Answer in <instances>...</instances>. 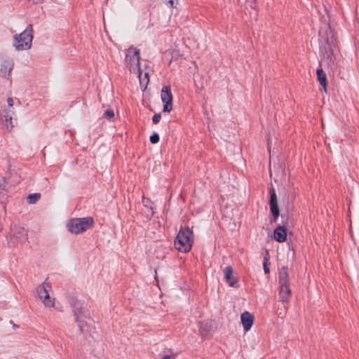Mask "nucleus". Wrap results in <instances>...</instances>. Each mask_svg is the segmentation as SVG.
<instances>
[{"instance_id": "4", "label": "nucleus", "mask_w": 359, "mask_h": 359, "mask_svg": "<svg viewBox=\"0 0 359 359\" xmlns=\"http://www.w3.org/2000/svg\"><path fill=\"white\" fill-rule=\"evenodd\" d=\"M279 299L282 302H288L292 295L287 267H282L278 275Z\"/></svg>"}, {"instance_id": "20", "label": "nucleus", "mask_w": 359, "mask_h": 359, "mask_svg": "<svg viewBox=\"0 0 359 359\" xmlns=\"http://www.w3.org/2000/svg\"><path fill=\"white\" fill-rule=\"evenodd\" d=\"M142 203L145 207L152 209V206H151L152 203L149 198L142 196Z\"/></svg>"}, {"instance_id": "12", "label": "nucleus", "mask_w": 359, "mask_h": 359, "mask_svg": "<svg viewBox=\"0 0 359 359\" xmlns=\"http://www.w3.org/2000/svg\"><path fill=\"white\" fill-rule=\"evenodd\" d=\"M241 320L245 331H248L254 323L253 316L248 311L243 312L241 316Z\"/></svg>"}, {"instance_id": "13", "label": "nucleus", "mask_w": 359, "mask_h": 359, "mask_svg": "<svg viewBox=\"0 0 359 359\" xmlns=\"http://www.w3.org/2000/svg\"><path fill=\"white\" fill-rule=\"evenodd\" d=\"M233 271L231 266H226L224 270V278L229 286L232 287H238V280L236 278L233 276Z\"/></svg>"}, {"instance_id": "16", "label": "nucleus", "mask_w": 359, "mask_h": 359, "mask_svg": "<svg viewBox=\"0 0 359 359\" xmlns=\"http://www.w3.org/2000/svg\"><path fill=\"white\" fill-rule=\"evenodd\" d=\"M316 75L317 79L320 83V85L323 87L325 93H327V73L324 71L323 69H316Z\"/></svg>"}, {"instance_id": "5", "label": "nucleus", "mask_w": 359, "mask_h": 359, "mask_svg": "<svg viewBox=\"0 0 359 359\" xmlns=\"http://www.w3.org/2000/svg\"><path fill=\"white\" fill-rule=\"evenodd\" d=\"M93 223V219L90 217L74 218L69 220L67 227L71 233L77 234L90 229Z\"/></svg>"}, {"instance_id": "10", "label": "nucleus", "mask_w": 359, "mask_h": 359, "mask_svg": "<svg viewBox=\"0 0 359 359\" xmlns=\"http://www.w3.org/2000/svg\"><path fill=\"white\" fill-rule=\"evenodd\" d=\"M74 314L81 331H85V327L88 324L86 320H90L89 314L81 306H77L76 305L74 306Z\"/></svg>"}, {"instance_id": "2", "label": "nucleus", "mask_w": 359, "mask_h": 359, "mask_svg": "<svg viewBox=\"0 0 359 359\" xmlns=\"http://www.w3.org/2000/svg\"><path fill=\"white\" fill-rule=\"evenodd\" d=\"M33 40V27L31 24L20 34L13 36V46L17 50H27L31 48Z\"/></svg>"}, {"instance_id": "6", "label": "nucleus", "mask_w": 359, "mask_h": 359, "mask_svg": "<svg viewBox=\"0 0 359 359\" xmlns=\"http://www.w3.org/2000/svg\"><path fill=\"white\" fill-rule=\"evenodd\" d=\"M7 103L8 107L0 111V123L5 130L9 131L13 126L12 123V116L14 114L12 109L14 104L13 99L11 97L8 98Z\"/></svg>"}, {"instance_id": "22", "label": "nucleus", "mask_w": 359, "mask_h": 359, "mask_svg": "<svg viewBox=\"0 0 359 359\" xmlns=\"http://www.w3.org/2000/svg\"><path fill=\"white\" fill-rule=\"evenodd\" d=\"M161 118V116L160 114H155L152 118L153 123L155 124L158 123L160 121Z\"/></svg>"}, {"instance_id": "14", "label": "nucleus", "mask_w": 359, "mask_h": 359, "mask_svg": "<svg viewBox=\"0 0 359 359\" xmlns=\"http://www.w3.org/2000/svg\"><path fill=\"white\" fill-rule=\"evenodd\" d=\"M135 74L138 75L140 83L141 86V88H143V90H144L149 81V73L148 72H142V69H133Z\"/></svg>"}, {"instance_id": "27", "label": "nucleus", "mask_w": 359, "mask_h": 359, "mask_svg": "<svg viewBox=\"0 0 359 359\" xmlns=\"http://www.w3.org/2000/svg\"><path fill=\"white\" fill-rule=\"evenodd\" d=\"M29 1H31L32 3L36 4L40 2L41 0H28Z\"/></svg>"}, {"instance_id": "26", "label": "nucleus", "mask_w": 359, "mask_h": 359, "mask_svg": "<svg viewBox=\"0 0 359 359\" xmlns=\"http://www.w3.org/2000/svg\"><path fill=\"white\" fill-rule=\"evenodd\" d=\"M161 359H174V357L170 355H165Z\"/></svg>"}, {"instance_id": "24", "label": "nucleus", "mask_w": 359, "mask_h": 359, "mask_svg": "<svg viewBox=\"0 0 359 359\" xmlns=\"http://www.w3.org/2000/svg\"><path fill=\"white\" fill-rule=\"evenodd\" d=\"M267 259L266 257L264 258V264H263V266H264V273H268L269 272V269L267 266Z\"/></svg>"}, {"instance_id": "29", "label": "nucleus", "mask_w": 359, "mask_h": 359, "mask_svg": "<svg viewBox=\"0 0 359 359\" xmlns=\"http://www.w3.org/2000/svg\"><path fill=\"white\" fill-rule=\"evenodd\" d=\"M282 315L281 318H283L285 316V313L282 314V313H279V316Z\"/></svg>"}, {"instance_id": "18", "label": "nucleus", "mask_w": 359, "mask_h": 359, "mask_svg": "<svg viewBox=\"0 0 359 359\" xmlns=\"http://www.w3.org/2000/svg\"><path fill=\"white\" fill-rule=\"evenodd\" d=\"M149 140L152 144H156L159 141V135L154 133L150 136Z\"/></svg>"}, {"instance_id": "11", "label": "nucleus", "mask_w": 359, "mask_h": 359, "mask_svg": "<svg viewBox=\"0 0 359 359\" xmlns=\"http://www.w3.org/2000/svg\"><path fill=\"white\" fill-rule=\"evenodd\" d=\"M269 194H270V199H269L270 211L273 216V220L276 221V219H278V217L280 215V210H279V207H278L277 195L276 193L275 188L273 187H271L269 189Z\"/></svg>"}, {"instance_id": "25", "label": "nucleus", "mask_w": 359, "mask_h": 359, "mask_svg": "<svg viewBox=\"0 0 359 359\" xmlns=\"http://www.w3.org/2000/svg\"><path fill=\"white\" fill-rule=\"evenodd\" d=\"M177 0H167V4L170 7L175 8Z\"/></svg>"}, {"instance_id": "7", "label": "nucleus", "mask_w": 359, "mask_h": 359, "mask_svg": "<svg viewBox=\"0 0 359 359\" xmlns=\"http://www.w3.org/2000/svg\"><path fill=\"white\" fill-rule=\"evenodd\" d=\"M172 94L170 86H165L161 90V99L163 103V111L169 113L172 109Z\"/></svg>"}, {"instance_id": "17", "label": "nucleus", "mask_w": 359, "mask_h": 359, "mask_svg": "<svg viewBox=\"0 0 359 359\" xmlns=\"http://www.w3.org/2000/svg\"><path fill=\"white\" fill-rule=\"evenodd\" d=\"M40 194H32L27 196V200L29 204H34L40 198Z\"/></svg>"}, {"instance_id": "21", "label": "nucleus", "mask_w": 359, "mask_h": 359, "mask_svg": "<svg viewBox=\"0 0 359 359\" xmlns=\"http://www.w3.org/2000/svg\"><path fill=\"white\" fill-rule=\"evenodd\" d=\"M12 69H1V74L3 76H10L11 74Z\"/></svg>"}, {"instance_id": "9", "label": "nucleus", "mask_w": 359, "mask_h": 359, "mask_svg": "<svg viewBox=\"0 0 359 359\" xmlns=\"http://www.w3.org/2000/svg\"><path fill=\"white\" fill-rule=\"evenodd\" d=\"M126 62L128 66H130V67H140V50L135 47H130L126 51Z\"/></svg>"}, {"instance_id": "19", "label": "nucleus", "mask_w": 359, "mask_h": 359, "mask_svg": "<svg viewBox=\"0 0 359 359\" xmlns=\"http://www.w3.org/2000/svg\"><path fill=\"white\" fill-rule=\"evenodd\" d=\"M19 233L21 234V236L20 237L21 241H25L27 239V233L25 231V229L20 228V229L19 230Z\"/></svg>"}, {"instance_id": "23", "label": "nucleus", "mask_w": 359, "mask_h": 359, "mask_svg": "<svg viewBox=\"0 0 359 359\" xmlns=\"http://www.w3.org/2000/svg\"><path fill=\"white\" fill-rule=\"evenodd\" d=\"M104 115L107 118H111L112 117H114V113L113 111V110H110V109H107L105 112H104Z\"/></svg>"}, {"instance_id": "8", "label": "nucleus", "mask_w": 359, "mask_h": 359, "mask_svg": "<svg viewBox=\"0 0 359 359\" xmlns=\"http://www.w3.org/2000/svg\"><path fill=\"white\" fill-rule=\"evenodd\" d=\"M49 288V285L48 283H43L37 287L36 291L39 298L43 302L45 306L53 307L54 299H51L50 297V294L48 292Z\"/></svg>"}, {"instance_id": "28", "label": "nucleus", "mask_w": 359, "mask_h": 359, "mask_svg": "<svg viewBox=\"0 0 359 359\" xmlns=\"http://www.w3.org/2000/svg\"><path fill=\"white\" fill-rule=\"evenodd\" d=\"M255 4V0H251V4H250V6H251L252 8H254V6H253V5H252V4Z\"/></svg>"}, {"instance_id": "3", "label": "nucleus", "mask_w": 359, "mask_h": 359, "mask_svg": "<svg viewBox=\"0 0 359 359\" xmlns=\"http://www.w3.org/2000/svg\"><path fill=\"white\" fill-rule=\"evenodd\" d=\"M320 50L322 53L320 65L331 66L337 52V46L333 38L325 39L324 43L321 41Z\"/></svg>"}, {"instance_id": "1", "label": "nucleus", "mask_w": 359, "mask_h": 359, "mask_svg": "<svg viewBox=\"0 0 359 359\" xmlns=\"http://www.w3.org/2000/svg\"><path fill=\"white\" fill-rule=\"evenodd\" d=\"M194 243V233L189 227H181L174 242L176 250L182 252L191 250Z\"/></svg>"}, {"instance_id": "15", "label": "nucleus", "mask_w": 359, "mask_h": 359, "mask_svg": "<svg viewBox=\"0 0 359 359\" xmlns=\"http://www.w3.org/2000/svg\"><path fill=\"white\" fill-rule=\"evenodd\" d=\"M287 237L286 229L284 226H278L273 231L274 239L279 242L283 243L285 241Z\"/></svg>"}]
</instances>
